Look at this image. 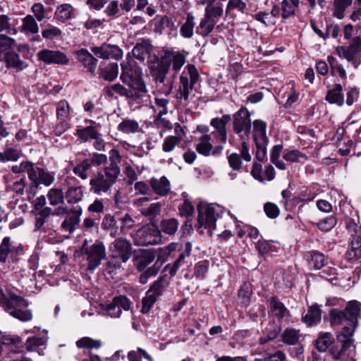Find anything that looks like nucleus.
<instances>
[{
	"label": "nucleus",
	"instance_id": "f257e3e1",
	"mask_svg": "<svg viewBox=\"0 0 361 361\" xmlns=\"http://www.w3.org/2000/svg\"><path fill=\"white\" fill-rule=\"evenodd\" d=\"M361 304L356 300L348 303L344 310L336 308L329 312L330 322L333 326H343L341 331L338 334L336 338L343 344L342 348L337 352L334 348L330 350L334 359L338 360L342 352L348 348L352 341L354 329L357 325V316L360 311Z\"/></svg>",
	"mask_w": 361,
	"mask_h": 361
},
{
	"label": "nucleus",
	"instance_id": "f03ea898",
	"mask_svg": "<svg viewBox=\"0 0 361 361\" xmlns=\"http://www.w3.org/2000/svg\"><path fill=\"white\" fill-rule=\"evenodd\" d=\"M122 73L121 75V80L130 88L136 91V94L143 97L147 90L142 79V70L136 66L134 60L128 56L121 64Z\"/></svg>",
	"mask_w": 361,
	"mask_h": 361
},
{
	"label": "nucleus",
	"instance_id": "7ed1b4c3",
	"mask_svg": "<svg viewBox=\"0 0 361 361\" xmlns=\"http://www.w3.org/2000/svg\"><path fill=\"white\" fill-rule=\"evenodd\" d=\"M199 80L200 75L196 67L192 64L187 65L180 76L178 88L175 95L178 102L188 103L190 92Z\"/></svg>",
	"mask_w": 361,
	"mask_h": 361
},
{
	"label": "nucleus",
	"instance_id": "20e7f679",
	"mask_svg": "<svg viewBox=\"0 0 361 361\" xmlns=\"http://www.w3.org/2000/svg\"><path fill=\"white\" fill-rule=\"evenodd\" d=\"M27 303L22 297L11 293L4 305L5 310L12 317L22 321H30L32 314L27 308Z\"/></svg>",
	"mask_w": 361,
	"mask_h": 361
},
{
	"label": "nucleus",
	"instance_id": "39448f33",
	"mask_svg": "<svg viewBox=\"0 0 361 361\" xmlns=\"http://www.w3.org/2000/svg\"><path fill=\"white\" fill-rule=\"evenodd\" d=\"M233 131L240 140H248L251 133V118L248 110L244 107L233 114Z\"/></svg>",
	"mask_w": 361,
	"mask_h": 361
},
{
	"label": "nucleus",
	"instance_id": "423d86ee",
	"mask_svg": "<svg viewBox=\"0 0 361 361\" xmlns=\"http://www.w3.org/2000/svg\"><path fill=\"white\" fill-rule=\"evenodd\" d=\"M131 307V302L124 295L114 297L110 304H99L95 310L99 314L108 315L111 317H119L121 310L128 311Z\"/></svg>",
	"mask_w": 361,
	"mask_h": 361
},
{
	"label": "nucleus",
	"instance_id": "0eeeda50",
	"mask_svg": "<svg viewBox=\"0 0 361 361\" xmlns=\"http://www.w3.org/2000/svg\"><path fill=\"white\" fill-rule=\"evenodd\" d=\"M111 259L109 262V266L119 267L121 262H126L131 255V245L125 239L118 238L111 247Z\"/></svg>",
	"mask_w": 361,
	"mask_h": 361
},
{
	"label": "nucleus",
	"instance_id": "6e6552de",
	"mask_svg": "<svg viewBox=\"0 0 361 361\" xmlns=\"http://www.w3.org/2000/svg\"><path fill=\"white\" fill-rule=\"evenodd\" d=\"M197 209L200 226L208 229L209 234L212 235V231L216 227L217 213L220 211L221 207L213 204H200Z\"/></svg>",
	"mask_w": 361,
	"mask_h": 361
},
{
	"label": "nucleus",
	"instance_id": "1a4fd4ad",
	"mask_svg": "<svg viewBox=\"0 0 361 361\" xmlns=\"http://www.w3.org/2000/svg\"><path fill=\"white\" fill-rule=\"evenodd\" d=\"M120 172L119 168L114 163H111L109 167L104 169V176L98 173L97 177L94 181L92 180V185L94 186L95 192H105L114 183Z\"/></svg>",
	"mask_w": 361,
	"mask_h": 361
},
{
	"label": "nucleus",
	"instance_id": "9d476101",
	"mask_svg": "<svg viewBox=\"0 0 361 361\" xmlns=\"http://www.w3.org/2000/svg\"><path fill=\"white\" fill-rule=\"evenodd\" d=\"M161 241L160 231L154 224H148L139 229L135 235L137 245L146 246L157 244Z\"/></svg>",
	"mask_w": 361,
	"mask_h": 361
},
{
	"label": "nucleus",
	"instance_id": "9b49d317",
	"mask_svg": "<svg viewBox=\"0 0 361 361\" xmlns=\"http://www.w3.org/2000/svg\"><path fill=\"white\" fill-rule=\"evenodd\" d=\"M231 117L228 114H224L221 117H216L210 121V126L214 128L211 135L216 142L225 144L228 139L227 125L231 121Z\"/></svg>",
	"mask_w": 361,
	"mask_h": 361
},
{
	"label": "nucleus",
	"instance_id": "f8f14e48",
	"mask_svg": "<svg viewBox=\"0 0 361 361\" xmlns=\"http://www.w3.org/2000/svg\"><path fill=\"white\" fill-rule=\"evenodd\" d=\"M224 13H217L216 11L212 12L204 11V16L201 20L197 27V32L202 36H207L212 32L218 20L222 17Z\"/></svg>",
	"mask_w": 361,
	"mask_h": 361
},
{
	"label": "nucleus",
	"instance_id": "ddd939ff",
	"mask_svg": "<svg viewBox=\"0 0 361 361\" xmlns=\"http://www.w3.org/2000/svg\"><path fill=\"white\" fill-rule=\"evenodd\" d=\"M149 67L155 80L163 83L170 68L169 60H166L165 56L160 59L157 58L154 61H151Z\"/></svg>",
	"mask_w": 361,
	"mask_h": 361
},
{
	"label": "nucleus",
	"instance_id": "4468645a",
	"mask_svg": "<svg viewBox=\"0 0 361 361\" xmlns=\"http://www.w3.org/2000/svg\"><path fill=\"white\" fill-rule=\"evenodd\" d=\"M37 56L39 61L47 64L55 63L63 65L68 62V59L66 54L59 51L44 49L39 51Z\"/></svg>",
	"mask_w": 361,
	"mask_h": 361
},
{
	"label": "nucleus",
	"instance_id": "2eb2a0df",
	"mask_svg": "<svg viewBox=\"0 0 361 361\" xmlns=\"http://www.w3.org/2000/svg\"><path fill=\"white\" fill-rule=\"evenodd\" d=\"M222 149L223 146L213 147L211 135H202L197 140L196 150L199 154L204 156H209L212 151V154H214Z\"/></svg>",
	"mask_w": 361,
	"mask_h": 361
},
{
	"label": "nucleus",
	"instance_id": "dca6fc26",
	"mask_svg": "<svg viewBox=\"0 0 361 361\" xmlns=\"http://www.w3.org/2000/svg\"><path fill=\"white\" fill-rule=\"evenodd\" d=\"M94 54L102 59H114L118 60L123 56V51L116 45L103 44L100 47L92 48Z\"/></svg>",
	"mask_w": 361,
	"mask_h": 361
},
{
	"label": "nucleus",
	"instance_id": "f3484780",
	"mask_svg": "<svg viewBox=\"0 0 361 361\" xmlns=\"http://www.w3.org/2000/svg\"><path fill=\"white\" fill-rule=\"evenodd\" d=\"M11 346V348L8 353V356L11 357L12 354L19 353L22 351V338L17 335H4L0 338V345Z\"/></svg>",
	"mask_w": 361,
	"mask_h": 361
},
{
	"label": "nucleus",
	"instance_id": "a211bd4d",
	"mask_svg": "<svg viewBox=\"0 0 361 361\" xmlns=\"http://www.w3.org/2000/svg\"><path fill=\"white\" fill-rule=\"evenodd\" d=\"M106 92L110 97H115L116 94H118L135 99H140L142 97L140 94H136V91L133 88L128 90L118 83L107 87Z\"/></svg>",
	"mask_w": 361,
	"mask_h": 361
},
{
	"label": "nucleus",
	"instance_id": "6ab92c4d",
	"mask_svg": "<svg viewBox=\"0 0 361 361\" xmlns=\"http://www.w3.org/2000/svg\"><path fill=\"white\" fill-rule=\"evenodd\" d=\"M149 184L153 191L159 196H165L171 191L170 181L165 176L159 178H152Z\"/></svg>",
	"mask_w": 361,
	"mask_h": 361
},
{
	"label": "nucleus",
	"instance_id": "aec40b11",
	"mask_svg": "<svg viewBox=\"0 0 361 361\" xmlns=\"http://www.w3.org/2000/svg\"><path fill=\"white\" fill-rule=\"evenodd\" d=\"M154 31L157 33L170 34L176 29L172 19L167 16H157L154 19Z\"/></svg>",
	"mask_w": 361,
	"mask_h": 361
},
{
	"label": "nucleus",
	"instance_id": "412c9836",
	"mask_svg": "<svg viewBox=\"0 0 361 361\" xmlns=\"http://www.w3.org/2000/svg\"><path fill=\"white\" fill-rule=\"evenodd\" d=\"M152 46L149 39H142L134 47L132 51L133 56L143 62L152 51Z\"/></svg>",
	"mask_w": 361,
	"mask_h": 361
},
{
	"label": "nucleus",
	"instance_id": "4be33fe9",
	"mask_svg": "<svg viewBox=\"0 0 361 361\" xmlns=\"http://www.w3.org/2000/svg\"><path fill=\"white\" fill-rule=\"evenodd\" d=\"M32 175L33 178H30V180L35 185L44 184L46 186H49L55 180L53 173L45 171L39 167L35 168Z\"/></svg>",
	"mask_w": 361,
	"mask_h": 361
},
{
	"label": "nucleus",
	"instance_id": "5701e85b",
	"mask_svg": "<svg viewBox=\"0 0 361 361\" xmlns=\"http://www.w3.org/2000/svg\"><path fill=\"white\" fill-rule=\"evenodd\" d=\"M281 15V9L279 8V6H274L271 13H266V12H259L255 14V18L263 24H264L266 26H271L274 25L276 23V18H279Z\"/></svg>",
	"mask_w": 361,
	"mask_h": 361
},
{
	"label": "nucleus",
	"instance_id": "b1692460",
	"mask_svg": "<svg viewBox=\"0 0 361 361\" xmlns=\"http://www.w3.org/2000/svg\"><path fill=\"white\" fill-rule=\"evenodd\" d=\"M22 248L20 246L15 247L11 244V239L9 237H5L0 245V262L5 263L9 255L11 257L14 253H18Z\"/></svg>",
	"mask_w": 361,
	"mask_h": 361
},
{
	"label": "nucleus",
	"instance_id": "393cba45",
	"mask_svg": "<svg viewBox=\"0 0 361 361\" xmlns=\"http://www.w3.org/2000/svg\"><path fill=\"white\" fill-rule=\"evenodd\" d=\"M47 340L42 337H30L26 340L25 348L29 352H36L39 355L44 354Z\"/></svg>",
	"mask_w": 361,
	"mask_h": 361
},
{
	"label": "nucleus",
	"instance_id": "a878e982",
	"mask_svg": "<svg viewBox=\"0 0 361 361\" xmlns=\"http://www.w3.org/2000/svg\"><path fill=\"white\" fill-rule=\"evenodd\" d=\"M81 209H74L70 212L61 224L63 231L72 233L78 225Z\"/></svg>",
	"mask_w": 361,
	"mask_h": 361
},
{
	"label": "nucleus",
	"instance_id": "bb28decb",
	"mask_svg": "<svg viewBox=\"0 0 361 361\" xmlns=\"http://www.w3.org/2000/svg\"><path fill=\"white\" fill-rule=\"evenodd\" d=\"M166 60L172 64V69L178 73L185 63V56L180 51H166L164 53Z\"/></svg>",
	"mask_w": 361,
	"mask_h": 361
},
{
	"label": "nucleus",
	"instance_id": "cd10ccee",
	"mask_svg": "<svg viewBox=\"0 0 361 361\" xmlns=\"http://www.w3.org/2000/svg\"><path fill=\"white\" fill-rule=\"evenodd\" d=\"M267 124L262 120H255L253 122V138L255 143L269 142L267 136Z\"/></svg>",
	"mask_w": 361,
	"mask_h": 361
},
{
	"label": "nucleus",
	"instance_id": "c85d7f7f",
	"mask_svg": "<svg viewBox=\"0 0 361 361\" xmlns=\"http://www.w3.org/2000/svg\"><path fill=\"white\" fill-rule=\"evenodd\" d=\"M178 246L177 243H171L168 246L152 250L157 257L154 266H157L158 268L161 266L167 260L171 253L177 249Z\"/></svg>",
	"mask_w": 361,
	"mask_h": 361
},
{
	"label": "nucleus",
	"instance_id": "c756f323",
	"mask_svg": "<svg viewBox=\"0 0 361 361\" xmlns=\"http://www.w3.org/2000/svg\"><path fill=\"white\" fill-rule=\"evenodd\" d=\"M299 0H283L281 3V15L283 19L293 17L295 15L296 10L299 6Z\"/></svg>",
	"mask_w": 361,
	"mask_h": 361
},
{
	"label": "nucleus",
	"instance_id": "7c9ffc66",
	"mask_svg": "<svg viewBox=\"0 0 361 361\" xmlns=\"http://www.w3.org/2000/svg\"><path fill=\"white\" fill-rule=\"evenodd\" d=\"M321 320V310L317 305L310 306L307 313L302 317V321L307 326H311L317 324Z\"/></svg>",
	"mask_w": 361,
	"mask_h": 361
},
{
	"label": "nucleus",
	"instance_id": "2f4dec72",
	"mask_svg": "<svg viewBox=\"0 0 361 361\" xmlns=\"http://www.w3.org/2000/svg\"><path fill=\"white\" fill-rule=\"evenodd\" d=\"M75 10L69 4H64L57 6L54 13L56 20L64 23L74 16Z\"/></svg>",
	"mask_w": 361,
	"mask_h": 361
},
{
	"label": "nucleus",
	"instance_id": "473e14b6",
	"mask_svg": "<svg viewBox=\"0 0 361 361\" xmlns=\"http://www.w3.org/2000/svg\"><path fill=\"white\" fill-rule=\"evenodd\" d=\"M343 87L341 84L336 85L335 87L329 90L326 95V100L330 104L342 106L344 104V97L342 94Z\"/></svg>",
	"mask_w": 361,
	"mask_h": 361
},
{
	"label": "nucleus",
	"instance_id": "72a5a7b5",
	"mask_svg": "<svg viewBox=\"0 0 361 361\" xmlns=\"http://www.w3.org/2000/svg\"><path fill=\"white\" fill-rule=\"evenodd\" d=\"M155 259V254L152 250H142L136 257L135 266L140 271L144 270Z\"/></svg>",
	"mask_w": 361,
	"mask_h": 361
},
{
	"label": "nucleus",
	"instance_id": "f704fd0d",
	"mask_svg": "<svg viewBox=\"0 0 361 361\" xmlns=\"http://www.w3.org/2000/svg\"><path fill=\"white\" fill-rule=\"evenodd\" d=\"M39 28L37 19L32 15H27L22 20L21 31L26 34L35 35L39 32Z\"/></svg>",
	"mask_w": 361,
	"mask_h": 361
},
{
	"label": "nucleus",
	"instance_id": "c9c22d12",
	"mask_svg": "<svg viewBox=\"0 0 361 361\" xmlns=\"http://www.w3.org/2000/svg\"><path fill=\"white\" fill-rule=\"evenodd\" d=\"M334 341V338L331 333L321 332L316 340V348L320 352H326Z\"/></svg>",
	"mask_w": 361,
	"mask_h": 361
},
{
	"label": "nucleus",
	"instance_id": "e433bc0d",
	"mask_svg": "<svg viewBox=\"0 0 361 361\" xmlns=\"http://www.w3.org/2000/svg\"><path fill=\"white\" fill-rule=\"evenodd\" d=\"M327 61L331 68V74L332 76H338L341 80H345L347 78L346 71L338 60L333 56H329Z\"/></svg>",
	"mask_w": 361,
	"mask_h": 361
},
{
	"label": "nucleus",
	"instance_id": "4c0bfd02",
	"mask_svg": "<svg viewBox=\"0 0 361 361\" xmlns=\"http://www.w3.org/2000/svg\"><path fill=\"white\" fill-rule=\"evenodd\" d=\"M5 59L7 66L18 71H23L27 66V64L20 60L19 55L15 52H7Z\"/></svg>",
	"mask_w": 361,
	"mask_h": 361
},
{
	"label": "nucleus",
	"instance_id": "58836bf2",
	"mask_svg": "<svg viewBox=\"0 0 361 361\" xmlns=\"http://www.w3.org/2000/svg\"><path fill=\"white\" fill-rule=\"evenodd\" d=\"M192 250V245L190 243H186L185 252L181 253L178 258L175 261L173 264H168L166 269H169V273L171 276H175L179 267L183 264L185 256H189Z\"/></svg>",
	"mask_w": 361,
	"mask_h": 361
},
{
	"label": "nucleus",
	"instance_id": "ea45409f",
	"mask_svg": "<svg viewBox=\"0 0 361 361\" xmlns=\"http://www.w3.org/2000/svg\"><path fill=\"white\" fill-rule=\"evenodd\" d=\"M346 257L351 261L361 258V238L354 237L353 238L350 248L346 253Z\"/></svg>",
	"mask_w": 361,
	"mask_h": 361
},
{
	"label": "nucleus",
	"instance_id": "a19ab883",
	"mask_svg": "<svg viewBox=\"0 0 361 361\" xmlns=\"http://www.w3.org/2000/svg\"><path fill=\"white\" fill-rule=\"evenodd\" d=\"M310 267L319 269L322 268L326 262V258L324 255L319 252L312 251L306 255Z\"/></svg>",
	"mask_w": 361,
	"mask_h": 361
},
{
	"label": "nucleus",
	"instance_id": "79ce46f5",
	"mask_svg": "<svg viewBox=\"0 0 361 361\" xmlns=\"http://www.w3.org/2000/svg\"><path fill=\"white\" fill-rule=\"evenodd\" d=\"M106 256L105 247L102 243H95L92 246V269L97 267Z\"/></svg>",
	"mask_w": 361,
	"mask_h": 361
},
{
	"label": "nucleus",
	"instance_id": "37998d69",
	"mask_svg": "<svg viewBox=\"0 0 361 361\" xmlns=\"http://www.w3.org/2000/svg\"><path fill=\"white\" fill-rule=\"evenodd\" d=\"M195 25V17L191 13H188L185 23L180 29V33L184 38H191L193 36V30Z\"/></svg>",
	"mask_w": 361,
	"mask_h": 361
},
{
	"label": "nucleus",
	"instance_id": "c03bdc74",
	"mask_svg": "<svg viewBox=\"0 0 361 361\" xmlns=\"http://www.w3.org/2000/svg\"><path fill=\"white\" fill-rule=\"evenodd\" d=\"M270 307L273 314L279 319H282L289 316L288 310L280 301L273 298L270 302Z\"/></svg>",
	"mask_w": 361,
	"mask_h": 361
},
{
	"label": "nucleus",
	"instance_id": "a18cd8bd",
	"mask_svg": "<svg viewBox=\"0 0 361 361\" xmlns=\"http://www.w3.org/2000/svg\"><path fill=\"white\" fill-rule=\"evenodd\" d=\"M283 159L289 162H303L307 157L298 149H286L283 154Z\"/></svg>",
	"mask_w": 361,
	"mask_h": 361
},
{
	"label": "nucleus",
	"instance_id": "49530a36",
	"mask_svg": "<svg viewBox=\"0 0 361 361\" xmlns=\"http://www.w3.org/2000/svg\"><path fill=\"white\" fill-rule=\"evenodd\" d=\"M138 129V123L133 119H124L118 126V130L124 133H134L137 132Z\"/></svg>",
	"mask_w": 361,
	"mask_h": 361
},
{
	"label": "nucleus",
	"instance_id": "de8ad7c7",
	"mask_svg": "<svg viewBox=\"0 0 361 361\" xmlns=\"http://www.w3.org/2000/svg\"><path fill=\"white\" fill-rule=\"evenodd\" d=\"M33 16L37 21L41 22L47 18L50 11L49 8H46L41 3H35L31 7Z\"/></svg>",
	"mask_w": 361,
	"mask_h": 361
},
{
	"label": "nucleus",
	"instance_id": "09e8293b",
	"mask_svg": "<svg viewBox=\"0 0 361 361\" xmlns=\"http://www.w3.org/2000/svg\"><path fill=\"white\" fill-rule=\"evenodd\" d=\"M300 337V334L299 331L292 328L286 329L282 334L283 341L288 345L296 344Z\"/></svg>",
	"mask_w": 361,
	"mask_h": 361
},
{
	"label": "nucleus",
	"instance_id": "8fccbe9b",
	"mask_svg": "<svg viewBox=\"0 0 361 361\" xmlns=\"http://www.w3.org/2000/svg\"><path fill=\"white\" fill-rule=\"evenodd\" d=\"M47 196L49 204L52 206L63 203L64 195L62 190L59 188L50 189L48 191Z\"/></svg>",
	"mask_w": 361,
	"mask_h": 361
},
{
	"label": "nucleus",
	"instance_id": "3c124183",
	"mask_svg": "<svg viewBox=\"0 0 361 361\" xmlns=\"http://www.w3.org/2000/svg\"><path fill=\"white\" fill-rule=\"evenodd\" d=\"M161 230L168 235H173L178 228V222L176 219H168L161 221L160 224Z\"/></svg>",
	"mask_w": 361,
	"mask_h": 361
},
{
	"label": "nucleus",
	"instance_id": "603ef678",
	"mask_svg": "<svg viewBox=\"0 0 361 361\" xmlns=\"http://www.w3.org/2000/svg\"><path fill=\"white\" fill-rule=\"evenodd\" d=\"M164 288L165 280L163 277H161L152 284L150 288L147 291L146 293L151 296H154L157 299L160 295H162Z\"/></svg>",
	"mask_w": 361,
	"mask_h": 361
},
{
	"label": "nucleus",
	"instance_id": "864d4df0",
	"mask_svg": "<svg viewBox=\"0 0 361 361\" xmlns=\"http://www.w3.org/2000/svg\"><path fill=\"white\" fill-rule=\"evenodd\" d=\"M353 0H334V16L338 19L344 17V11L345 8L352 4Z\"/></svg>",
	"mask_w": 361,
	"mask_h": 361
},
{
	"label": "nucleus",
	"instance_id": "5fc2aeb1",
	"mask_svg": "<svg viewBox=\"0 0 361 361\" xmlns=\"http://www.w3.org/2000/svg\"><path fill=\"white\" fill-rule=\"evenodd\" d=\"M142 357L145 358L148 361H154L152 357L146 350L140 348L131 350L128 354L129 361H141Z\"/></svg>",
	"mask_w": 361,
	"mask_h": 361
},
{
	"label": "nucleus",
	"instance_id": "6e6d98bb",
	"mask_svg": "<svg viewBox=\"0 0 361 361\" xmlns=\"http://www.w3.org/2000/svg\"><path fill=\"white\" fill-rule=\"evenodd\" d=\"M82 190L81 187H70L66 193V198L69 203H75L81 200L82 197Z\"/></svg>",
	"mask_w": 361,
	"mask_h": 361
},
{
	"label": "nucleus",
	"instance_id": "4d7b16f0",
	"mask_svg": "<svg viewBox=\"0 0 361 361\" xmlns=\"http://www.w3.org/2000/svg\"><path fill=\"white\" fill-rule=\"evenodd\" d=\"M35 167H34V165L30 161H23L20 163V164H17L15 166H13L12 167V171L15 173H20L26 172L28 175L29 178H33V171Z\"/></svg>",
	"mask_w": 361,
	"mask_h": 361
},
{
	"label": "nucleus",
	"instance_id": "13d9d810",
	"mask_svg": "<svg viewBox=\"0 0 361 361\" xmlns=\"http://www.w3.org/2000/svg\"><path fill=\"white\" fill-rule=\"evenodd\" d=\"M102 76L109 81L114 80L118 74V66L116 63H110L108 66L102 69Z\"/></svg>",
	"mask_w": 361,
	"mask_h": 361
},
{
	"label": "nucleus",
	"instance_id": "bf43d9fd",
	"mask_svg": "<svg viewBox=\"0 0 361 361\" xmlns=\"http://www.w3.org/2000/svg\"><path fill=\"white\" fill-rule=\"evenodd\" d=\"M42 36L46 39L54 40L61 37L62 31L56 26L49 25L42 31Z\"/></svg>",
	"mask_w": 361,
	"mask_h": 361
},
{
	"label": "nucleus",
	"instance_id": "052dcab7",
	"mask_svg": "<svg viewBox=\"0 0 361 361\" xmlns=\"http://www.w3.org/2000/svg\"><path fill=\"white\" fill-rule=\"evenodd\" d=\"M251 294L252 290L250 284L245 282L241 286L238 293V297L243 305L247 306L250 303Z\"/></svg>",
	"mask_w": 361,
	"mask_h": 361
},
{
	"label": "nucleus",
	"instance_id": "680f3d73",
	"mask_svg": "<svg viewBox=\"0 0 361 361\" xmlns=\"http://www.w3.org/2000/svg\"><path fill=\"white\" fill-rule=\"evenodd\" d=\"M70 114V106L66 100L58 102L56 106V116L59 120H66Z\"/></svg>",
	"mask_w": 361,
	"mask_h": 361
},
{
	"label": "nucleus",
	"instance_id": "e2e57ef3",
	"mask_svg": "<svg viewBox=\"0 0 361 361\" xmlns=\"http://www.w3.org/2000/svg\"><path fill=\"white\" fill-rule=\"evenodd\" d=\"M51 214V209L47 207L42 211L37 212L35 217V230H40L45 223L46 219Z\"/></svg>",
	"mask_w": 361,
	"mask_h": 361
},
{
	"label": "nucleus",
	"instance_id": "0e129e2a",
	"mask_svg": "<svg viewBox=\"0 0 361 361\" xmlns=\"http://www.w3.org/2000/svg\"><path fill=\"white\" fill-rule=\"evenodd\" d=\"M337 221L333 216L322 219L317 226L322 231L327 232L331 231L336 224Z\"/></svg>",
	"mask_w": 361,
	"mask_h": 361
},
{
	"label": "nucleus",
	"instance_id": "69168bd1",
	"mask_svg": "<svg viewBox=\"0 0 361 361\" xmlns=\"http://www.w3.org/2000/svg\"><path fill=\"white\" fill-rule=\"evenodd\" d=\"M90 164L87 159L77 165L73 171L82 179H86L89 176Z\"/></svg>",
	"mask_w": 361,
	"mask_h": 361
},
{
	"label": "nucleus",
	"instance_id": "338daca9",
	"mask_svg": "<svg viewBox=\"0 0 361 361\" xmlns=\"http://www.w3.org/2000/svg\"><path fill=\"white\" fill-rule=\"evenodd\" d=\"M246 7V4L243 0H228L226 8V13L228 15L233 9H237L243 13Z\"/></svg>",
	"mask_w": 361,
	"mask_h": 361
},
{
	"label": "nucleus",
	"instance_id": "774afa93",
	"mask_svg": "<svg viewBox=\"0 0 361 361\" xmlns=\"http://www.w3.org/2000/svg\"><path fill=\"white\" fill-rule=\"evenodd\" d=\"M229 166L234 171H240L242 168L243 162L239 154L233 152L228 157Z\"/></svg>",
	"mask_w": 361,
	"mask_h": 361
}]
</instances>
